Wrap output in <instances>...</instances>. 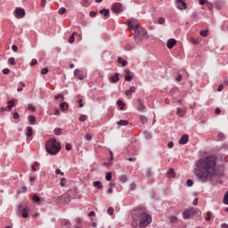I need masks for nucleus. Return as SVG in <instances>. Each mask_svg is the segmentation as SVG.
<instances>
[{
    "label": "nucleus",
    "mask_w": 228,
    "mask_h": 228,
    "mask_svg": "<svg viewBox=\"0 0 228 228\" xmlns=\"http://www.w3.org/2000/svg\"><path fill=\"white\" fill-rule=\"evenodd\" d=\"M216 172V156L208 155L197 160L194 175L201 183H208Z\"/></svg>",
    "instance_id": "1"
},
{
    "label": "nucleus",
    "mask_w": 228,
    "mask_h": 228,
    "mask_svg": "<svg viewBox=\"0 0 228 228\" xmlns=\"http://www.w3.org/2000/svg\"><path fill=\"white\" fill-rule=\"evenodd\" d=\"M139 218V227L145 228L152 224V216L147 213V208L143 207H136L134 212L132 214V218Z\"/></svg>",
    "instance_id": "2"
},
{
    "label": "nucleus",
    "mask_w": 228,
    "mask_h": 228,
    "mask_svg": "<svg viewBox=\"0 0 228 228\" xmlns=\"http://www.w3.org/2000/svg\"><path fill=\"white\" fill-rule=\"evenodd\" d=\"M45 150L48 154L54 156L61 151V144L56 139H50L45 142Z\"/></svg>",
    "instance_id": "3"
},
{
    "label": "nucleus",
    "mask_w": 228,
    "mask_h": 228,
    "mask_svg": "<svg viewBox=\"0 0 228 228\" xmlns=\"http://www.w3.org/2000/svg\"><path fill=\"white\" fill-rule=\"evenodd\" d=\"M132 29L134 31V40L136 44H140L143 38H145V36L147 35V30L145 28H142L140 26V23H135L133 25Z\"/></svg>",
    "instance_id": "4"
},
{
    "label": "nucleus",
    "mask_w": 228,
    "mask_h": 228,
    "mask_svg": "<svg viewBox=\"0 0 228 228\" xmlns=\"http://www.w3.org/2000/svg\"><path fill=\"white\" fill-rule=\"evenodd\" d=\"M196 214H197V210H195V208H186L183 212V219L188 220V219L191 218L192 216H194V215H196Z\"/></svg>",
    "instance_id": "5"
},
{
    "label": "nucleus",
    "mask_w": 228,
    "mask_h": 228,
    "mask_svg": "<svg viewBox=\"0 0 228 228\" xmlns=\"http://www.w3.org/2000/svg\"><path fill=\"white\" fill-rule=\"evenodd\" d=\"M16 19H24L26 17V11L21 7H17L14 11Z\"/></svg>",
    "instance_id": "6"
},
{
    "label": "nucleus",
    "mask_w": 228,
    "mask_h": 228,
    "mask_svg": "<svg viewBox=\"0 0 228 228\" xmlns=\"http://www.w3.org/2000/svg\"><path fill=\"white\" fill-rule=\"evenodd\" d=\"M112 11L114 13H122V12H124V7L122 6V4L115 3L112 4Z\"/></svg>",
    "instance_id": "7"
},
{
    "label": "nucleus",
    "mask_w": 228,
    "mask_h": 228,
    "mask_svg": "<svg viewBox=\"0 0 228 228\" xmlns=\"http://www.w3.org/2000/svg\"><path fill=\"white\" fill-rule=\"evenodd\" d=\"M175 6L178 10H186L188 5L183 0H175Z\"/></svg>",
    "instance_id": "8"
},
{
    "label": "nucleus",
    "mask_w": 228,
    "mask_h": 228,
    "mask_svg": "<svg viewBox=\"0 0 228 228\" xmlns=\"http://www.w3.org/2000/svg\"><path fill=\"white\" fill-rule=\"evenodd\" d=\"M19 210L20 211V215L22 218H28L29 216V214H28V208H23L22 206H19Z\"/></svg>",
    "instance_id": "9"
},
{
    "label": "nucleus",
    "mask_w": 228,
    "mask_h": 228,
    "mask_svg": "<svg viewBox=\"0 0 228 228\" xmlns=\"http://www.w3.org/2000/svg\"><path fill=\"white\" fill-rule=\"evenodd\" d=\"M74 76L75 77H77V79H79V81H83V79H85V77L83 76V74H81V70H79L78 69H76L74 70Z\"/></svg>",
    "instance_id": "10"
},
{
    "label": "nucleus",
    "mask_w": 228,
    "mask_h": 228,
    "mask_svg": "<svg viewBox=\"0 0 228 228\" xmlns=\"http://www.w3.org/2000/svg\"><path fill=\"white\" fill-rule=\"evenodd\" d=\"M125 81L131 82L133 81V76H131V70L128 69H125Z\"/></svg>",
    "instance_id": "11"
},
{
    "label": "nucleus",
    "mask_w": 228,
    "mask_h": 228,
    "mask_svg": "<svg viewBox=\"0 0 228 228\" xmlns=\"http://www.w3.org/2000/svg\"><path fill=\"white\" fill-rule=\"evenodd\" d=\"M190 140L188 134H183L180 140H179V143L180 145H186V143H188V141Z\"/></svg>",
    "instance_id": "12"
},
{
    "label": "nucleus",
    "mask_w": 228,
    "mask_h": 228,
    "mask_svg": "<svg viewBox=\"0 0 228 228\" xmlns=\"http://www.w3.org/2000/svg\"><path fill=\"white\" fill-rule=\"evenodd\" d=\"M110 81L111 83H118V81H120V74L119 73H115L114 76H111L110 77Z\"/></svg>",
    "instance_id": "13"
},
{
    "label": "nucleus",
    "mask_w": 228,
    "mask_h": 228,
    "mask_svg": "<svg viewBox=\"0 0 228 228\" xmlns=\"http://www.w3.org/2000/svg\"><path fill=\"white\" fill-rule=\"evenodd\" d=\"M136 92V86H130L129 90L125 91V95H126V97H129V95H133V94H134Z\"/></svg>",
    "instance_id": "14"
},
{
    "label": "nucleus",
    "mask_w": 228,
    "mask_h": 228,
    "mask_svg": "<svg viewBox=\"0 0 228 228\" xmlns=\"http://www.w3.org/2000/svg\"><path fill=\"white\" fill-rule=\"evenodd\" d=\"M175 44H177V41L174 38L167 40V49H173Z\"/></svg>",
    "instance_id": "15"
},
{
    "label": "nucleus",
    "mask_w": 228,
    "mask_h": 228,
    "mask_svg": "<svg viewBox=\"0 0 228 228\" xmlns=\"http://www.w3.org/2000/svg\"><path fill=\"white\" fill-rule=\"evenodd\" d=\"M137 102H138V106H137V110L138 111H143L145 110V104H143V102L142 101V99H137Z\"/></svg>",
    "instance_id": "16"
},
{
    "label": "nucleus",
    "mask_w": 228,
    "mask_h": 228,
    "mask_svg": "<svg viewBox=\"0 0 228 228\" xmlns=\"http://www.w3.org/2000/svg\"><path fill=\"white\" fill-rule=\"evenodd\" d=\"M60 109L61 110V111H67V110H69V103L65 102L60 103Z\"/></svg>",
    "instance_id": "17"
},
{
    "label": "nucleus",
    "mask_w": 228,
    "mask_h": 228,
    "mask_svg": "<svg viewBox=\"0 0 228 228\" xmlns=\"http://www.w3.org/2000/svg\"><path fill=\"white\" fill-rule=\"evenodd\" d=\"M93 186L97 188V190H102V183L101 181H95L93 183Z\"/></svg>",
    "instance_id": "18"
},
{
    "label": "nucleus",
    "mask_w": 228,
    "mask_h": 228,
    "mask_svg": "<svg viewBox=\"0 0 228 228\" xmlns=\"http://www.w3.org/2000/svg\"><path fill=\"white\" fill-rule=\"evenodd\" d=\"M167 177H175V171L174 170V168H169V170L167 172Z\"/></svg>",
    "instance_id": "19"
},
{
    "label": "nucleus",
    "mask_w": 228,
    "mask_h": 228,
    "mask_svg": "<svg viewBox=\"0 0 228 228\" xmlns=\"http://www.w3.org/2000/svg\"><path fill=\"white\" fill-rule=\"evenodd\" d=\"M143 136L145 140H152V134L149 131H144Z\"/></svg>",
    "instance_id": "20"
},
{
    "label": "nucleus",
    "mask_w": 228,
    "mask_h": 228,
    "mask_svg": "<svg viewBox=\"0 0 228 228\" xmlns=\"http://www.w3.org/2000/svg\"><path fill=\"white\" fill-rule=\"evenodd\" d=\"M118 63L122 65V67H126L127 66V61L122 60V57H118Z\"/></svg>",
    "instance_id": "21"
},
{
    "label": "nucleus",
    "mask_w": 228,
    "mask_h": 228,
    "mask_svg": "<svg viewBox=\"0 0 228 228\" xmlns=\"http://www.w3.org/2000/svg\"><path fill=\"white\" fill-rule=\"evenodd\" d=\"M26 136H28V138H30V136H33V127L27 126Z\"/></svg>",
    "instance_id": "22"
},
{
    "label": "nucleus",
    "mask_w": 228,
    "mask_h": 228,
    "mask_svg": "<svg viewBox=\"0 0 228 228\" xmlns=\"http://www.w3.org/2000/svg\"><path fill=\"white\" fill-rule=\"evenodd\" d=\"M100 13L102 15H104V17H110V9H102V10H100Z\"/></svg>",
    "instance_id": "23"
},
{
    "label": "nucleus",
    "mask_w": 228,
    "mask_h": 228,
    "mask_svg": "<svg viewBox=\"0 0 228 228\" xmlns=\"http://www.w3.org/2000/svg\"><path fill=\"white\" fill-rule=\"evenodd\" d=\"M28 122H29V124H30L31 126H35V122H36L37 118H35V116L29 115V116L28 117Z\"/></svg>",
    "instance_id": "24"
},
{
    "label": "nucleus",
    "mask_w": 228,
    "mask_h": 228,
    "mask_svg": "<svg viewBox=\"0 0 228 228\" xmlns=\"http://www.w3.org/2000/svg\"><path fill=\"white\" fill-rule=\"evenodd\" d=\"M40 169V163L35 162L34 165L32 166V172H37V170Z\"/></svg>",
    "instance_id": "25"
},
{
    "label": "nucleus",
    "mask_w": 228,
    "mask_h": 228,
    "mask_svg": "<svg viewBox=\"0 0 228 228\" xmlns=\"http://www.w3.org/2000/svg\"><path fill=\"white\" fill-rule=\"evenodd\" d=\"M7 108L8 110H12V108H15V102L13 100L7 102Z\"/></svg>",
    "instance_id": "26"
},
{
    "label": "nucleus",
    "mask_w": 228,
    "mask_h": 228,
    "mask_svg": "<svg viewBox=\"0 0 228 228\" xmlns=\"http://www.w3.org/2000/svg\"><path fill=\"white\" fill-rule=\"evenodd\" d=\"M117 104L118 106H119L120 110H124L126 108V103H124V102H122L121 100H118Z\"/></svg>",
    "instance_id": "27"
},
{
    "label": "nucleus",
    "mask_w": 228,
    "mask_h": 228,
    "mask_svg": "<svg viewBox=\"0 0 228 228\" xmlns=\"http://www.w3.org/2000/svg\"><path fill=\"white\" fill-rule=\"evenodd\" d=\"M119 182L120 183H127V175H121L120 176H119Z\"/></svg>",
    "instance_id": "28"
},
{
    "label": "nucleus",
    "mask_w": 228,
    "mask_h": 228,
    "mask_svg": "<svg viewBox=\"0 0 228 228\" xmlns=\"http://www.w3.org/2000/svg\"><path fill=\"white\" fill-rule=\"evenodd\" d=\"M176 115H178V117H184V110L178 107L176 109Z\"/></svg>",
    "instance_id": "29"
},
{
    "label": "nucleus",
    "mask_w": 228,
    "mask_h": 228,
    "mask_svg": "<svg viewBox=\"0 0 228 228\" xmlns=\"http://www.w3.org/2000/svg\"><path fill=\"white\" fill-rule=\"evenodd\" d=\"M128 124H129V121H127V120L118 121V126H127Z\"/></svg>",
    "instance_id": "30"
},
{
    "label": "nucleus",
    "mask_w": 228,
    "mask_h": 228,
    "mask_svg": "<svg viewBox=\"0 0 228 228\" xmlns=\"http://www.w3.org/2000/svg\"><path fill=\"white\" fill-rule=\"evenodd\" d=\"M53 133H54V134H56V136H60V134H61V128L56 127V128L53 130Z\"/></svg>",
    "instance_id": "31"
},
{
    "label": "nucleus",
    "mask_w": 228,
    "mask_h": 228,
    "mask_svg": "<svg viewBox=\"0 0 228 228\" xmlns=\"http://www.w3.org/2000/svg\"><path fill=\"white\" fill-rule=\"evenodd\" d=\"M140 120L142 124H147L148 121L147 117H145L144 115L140 116Z\"/></svg>",
    "instance_id": "32"
},
{
    "label": "nucleus",
    "mask_w": 228,
    "mask_h": 228,
    "mask_svg": "<svg viewBox=\"0 0 228 228\" xmlns=\"http://www.w3.org/2000/svg\"><path fill=\"white\" fill-rule=\"evenodd\" d=\"M66 12H67V9H65V7H61L58 11L59 15H63Z\"/></svg>",
    "instance_id": "33"
},
{
    "label": "nucleus",
    "mask_w": 228,
    "mask_h": 228,
    "mask_svg": "<svg viewBox=\"0 0 228 228\" xmlns=\"http://www.w3.org/2000/svg\"><path fill=\"white\" fill-rule=\"evenodd\" d=\"M153 174H152V169H151V167H149L147 170H146V176L147 177H152Z\"/></svg>",
    "instance_id": "34"
},
{
    "label": "nucleus",
    "mask_w": 228,
    "mask_h": 228,
    "mask_svg": "<svg viewBox=\"0 0 228 228\" xmlns=\"http://www.w3.org/2000/svg\"><path fill=\"white\" fill-rule=\"evenodd\" d=\"M74 35H76V33H73L69 37V44H74V41L76 40V38L74 37Z\"/></svg>",
    "instance_id": "35"
},
{
    "label": "nucleus",
    "mask_w": 228,
    "mask_h": 228,
    "mask_svg": "<svg viewBox=\"0 0 228 228\" xmlns=\"http://www.w3.org/2000/svg\"><path fill=\"white\" fill-rule=\"evenodd\" d=\"M224 204L228 206V191L225 192L224 197Z\"/></svg>",
    "instance_id": "36"
},
{
    "label": "nucleus",
    "mask_w": 228,
    "mask_h": 228,
    "mask_svg": "<svg viewBox=\"0 0 228 228\" xmlns=\"http://www.w3.org/2000/svg\"><path fill=\"white\" fill-rule=\"evenodd\" d=\"M32 200L34 202H40V197H38V195H37V194H34L32 197Z\"/></svg>",
    "instance_id": "37"
},
{
    "label": "nucleus",
    "mask_w": 228,
    "mask_h": 228,
    "mask_svg": "<svg viewBox=\"0 0 228 228\" xmlns=\"http://www.w3.org/2000/svg\"><path fill=\"white\" fill-rule=\"evenodd\" d=\"M54 99H55L56 101H58V99H61V101H64L65 96H63V94H57V95L54 96Z\"/></svg>",
    "instance_id": "38"
},
{
    "label": "nucleus",
    "mask_w": 228,
    "mask_h": 228,
    "mask_svg": "<svg viewBox=\"0 0 228 228\" xmlns=\"http://www.w3.org/2000/svg\"><path fill=\"white\" fill-rule=\"evenodd\" d=\"M8 64L9 65H15V58L11 57L8 59Z\"/></svg>",
    "instance_id": "39"
},
{
    "label": "nucleus",
    "mask_w": 228,
    "mask_h": 228,
    "mask_svg": "<svg viewBox=\"0 0 228 228\" xmlns=\"http://www.w3.org/2000/svg\"><path fill=\"white\" fill-rule=\"evenodd\" d=\"M65 184H67V179L65 177H62L61 179V183H60V186H65Z\"/></svg>",
    "instance_id": "40"
},
{
    "label": "nucleus",
    "mask_w": 228,
    "mask_h": 228,
    "mask_svg": "<svg viewBox=\"0 0 228 228\" xmlns=\"http://www.w3.org/2000/svg\"><path fill=\"white\" fill-rule=\"evenodd\" d=\"M206 222H209L211 220V211L207 212V216L205 218Z\"/></svg>",
    "instance_id": "41"
},
{
    "label": "nucleus",
    "mask_w": 228,
    "mask_h": 228,
    "mask_svg": "<svg viewBox=\"0 0 228 228\" xmlns=\"http://www.w3.org/2000/svg\"><path fill=\"white\" fill-rule=\"evenodd\" d=\"M111 177H112L111 172L107 173L105 175L106 181H111Z\"/></svg>",
    "instance_id": "42"
},
{
    "label": "nucleus",
    "mask_w": 228,
    "mask_h": 228,
    "mask_svg": "<svg viewBox=\"0 0 228 228\" xmlns=\"http://www.w3.org/2000/svg\"><path fill=\"white\" fill-rule=\"evenodd\" d=\"M217 138H219V140H225V134L224 133H219L217 135Z\"/></svg>",
    "instance_id": "43"
},
{
    "label": "nucleus",
    "mask_w": 228,
    "mask_h": 228,
    "mask_svg": "<svg viewBox=\"0 0 228 228\" xmlns=\"http://www.w3.org/2000/svg\"><path fill=\"white\" fill-rule=\"evenodd\" d=\"M55 174L57 175H65V173H63L60 168L55 169Z\"/></svg>",
    "instance_id": "44"
},
{
    "label": "nucleus",
    "mask_w": 228,
    "mask_h": 228,
    "mask_svg": "<svg viewBox=\"0 0 228 228\" xmlns=\"http://www.w3.org/2000/svg\"><path fill=\"white\" fill-rule=\"evenodd\" d=\"M165 22H166L165 18L160 17V18L158 19V24L161 25V24H165Z\"/></svg>",
    "instance_id": "45"
},
{
    "label": "nucleus",
    "mask_w": 228,
    "mask_h": 228,
    "mask_svg": "<svg viewBox=\"0 0 228 228\" xmlns=\"http://www.w3.org/2000/svg\"><path fill=\"white\" fill-rule=\"evenodd\" d=\"M83 6H90V0H82Z\"/></svg>",
    "instance_id": "46"
},
{
    "label": "nucleus",
    "mask_w": 228,
    "mask_h": 228,
    "mask_svg": "<svg viewBox=\"0 0 228 228\" xmlns=\"http://www.w3.org/2000/svg\"><path fill=\"white\" fill-rule=\"evenodd\" d=\"M48 72H49V69H47V68H44L41 69V74L43 76H45V74H47Z\"/></svg>",
    "instance_id": "47"
},
{
    "label": "nucleus",
    "mask_w": 228,
    "mask_h": 228,
    "mask_svg": "<svg viewBox=\"0 0 228 228\" xmlns=\"http://www.w3.org/2000/svg\"><path fill=\"white\" fill-rule=\"evenodd\" d=\"M88 118L86 117V115H81L79 117V120L80 122H86V120Z\"/></svg>",
    "instance_id": "48"
},
{
    "label": "nucleus",
    "mask_w": 228,
    "mask_h": 228,
    "mask_svg": "<svg viewBox=\"0 0 228 228\" xmlns=\"http://www.w3.org/2000/svg\"><path fill=\"white\" fill-rule=\"evenodd\" d=\"M130 190H131V191H134V190H136V183H132L130 184Z\"/></svg>",
    "instance_id": "49"
},
{
    "label": "nucleus",
    "mask_w": 228,
    "mask_h": 228,
    "mask_svg": "<svg viewBox=\"0 0 228 228\" xmlns=\"http://www.w3.org/2000/svg\"><path fill=\"white\" fill-rule=\"evenodd\" d=\"M109 152H110V161H113V159H115L114 155H113V151H111V149H109Z\"/></svg>",
    "instance_id": "50"
},
{
    "label": "nucleus",
    "mask_w": 228,
    "mask_h": 228,
    "mask_svg": "<svg viewBox=\"0 0 228 228\" xmlns=\"http://www.w3.org/2000/svg\"><path fill=\"white\" fill-rule=\"evenodd\" d=\"M187 186L191 187L193 186V180L188 179L186 182Z\"/></svg>",
    "instance_id": "51"
},
{
    "label": "nucleus",
    "mask_w": 228,
    "mask_h": 228,
    "mask_svg": "<svg viewBox=\"0 0 228 228\" xmlns=\"http://www.w3.org/2000/svg\"><path fill=\"white\" fill-rule=\"evenodd\" d=\"M84 138L86 142H90L92 140V135H90V134H86Z\"/></svg>",
    "instance_id": "52"
},
{
    "label": "nucleus",
    "mask_w": 228,
    "mask_h": 228,
    "mask_svg": "<svg viewBox=\"0 0 228 228\" xmlns=\"http://www.w3.org/2000/svg\"><path fill=\"white\" fill-rule=\"evenodd\" d=\"M37 63H38V61H37V59H33L30 61L29 65H30V67H34V65H37Z\"/></svg>",
    "instance_id": "53"
},
{
    "label": "nucleus",
    "mask_w": 228,
    "mask_h": 228,
    "mask_svg": "<svg viewBox=\"0 0 228 228\" xmlns=\"http://www.w3.org/2000/svg\"><path fill=\"white\" fill-rule=\"evenodd\" d=\"M125 51H131L133 49V46L131 45H126L124 46Z\"/></svg>",
    "instance_id": "54"
},
{
    "label": "nucleus",
    "mask_w": 228,
    "mask_h": 228,
    "mask_svg": "<svg viewBox=\"0 0 228 228\" xmlns=\"http://www.w3.org/2000/svg\"><path fill=\"white\" fill-rule=\"evenodd\" d=\"M65 149H66V151H72V144H70V143H66Z\"/></svg>",
    "instance_id": "55"
},
{
    "label": "nucleus",
    "mask_w": 228,
    "mask_h": 228,
    "mask_svg": "<svg viewBox=\"0 0 228 228\" xmlns=\"http://www.w3.org/2000/svg\"><path fill=\"white\" fill-rule=\"evenodd\" d=\"M63 224H64V225H65L66 227L70 228V221H69V220H64V221H63Z\"/></svg>",
    "instance_id": "56"
},
{
    "label": "nucleus",
    "mask_w": 228,
    "mask_h": 228,
    "mask_svg": "<svg viewBox=\"0 0 228 228\" xmlns=\"http://www.w3.org/2000/svg\"><path fill=\"white\" fill-rule=\"evenodd\" d=\"M200 35L201 37H208V30H201L200 33Z\"/></svg>",
    "instance_id": "57"
},
{
    "label": "nucleus",
    "mask_w": 228,
    "mask_h": 228,
    "mask_svg": "<svg viewBox=\"0 0 228 228\" xmlns=\"http://www.w3.org/2000/svg\"><path fill=\"white\" fill-rule=\"evenodd\" d=\"M107 213H108V215H113V213H114V209H113V208H108V210H107Z\"/></svg>",
    "instance_id": "58"
},
{
    "label": "nucleus",
    "mask_w": 228,
    "mask_h": 228,
    "mask_svg": "<svg viewBox=\"0 0 228 228\" xmlns=\"http://www.w3.org/2000/svg\"><path fill=\"white\" fill-rule=\"evenodd\" d=\"M28 110H30V111H36L37 108H35L34 105L28 104Z\"/></svg>",
    "instance_id": "59"
},
{
    "label": "nucleus",
    "mask_w": 228,
    "mask_h": 228,
    "mask_svg": "<svg viewBox=\"0 0 228 228\" xmlns=\"http://www.w3.org/2000/svg\"><path fill=\"white\" fill-rule=\"evenodd\" d=\"M3 74H5V75L10 74V69H8V68L4 69H3Z\"/></svg>",
    "instance_id": "60"
},
{
    "label": "nucleus",
    "mask_w": 228,
    "mask_h": 228,
    "mask_svg": "<svg viewBox=\"0 0 228 228\" xmlns=\"http://www.w3.org/2000/svg\"><path fill=\"white\" fill-rule=\"evenodd\" d=\"M12 50L14 53H17V51H19V47H17V45H12Z\"/></svg>",
    "instance_id": "61"
},
{
    "label": "nucleus",
    "mask_w": 228,
    "mask_h": 228,
    "mask_svg": "<svg viewBox=\"0 0 228 228\" xmlns=\"http://www.w3.org/2000/svg\"><path fill=\"white\" fill-rule=\"evenodd\" d=\"M19 117H20L19 112H14V114H13V118H14L15 120H17V119H19Z\"/></svg>",
    "instance_id": "62"
},
{
    "label": "nucleus",
    "mask_w": 228,
    "mask_h": 228,
    "mask_svg": "<svg viewBox=\"0 0 228 228\" xmlns=\"http://www.w3.org/2000/svg\"><path fill=\"white\" fill-rule=\"evenodd\" d=\"M207 6L209 10H213V4L211 3L208 2Z\"/></svg>",
    "instance_id": "63"
},
{
    "label": "nucleus",
    "mask_w": 228,
    "mask_h": 228,
    "mask_svg": "<svg viewBox=\"0 0 228 228\" xmlns=\"http://www.w3.org/2000/svg\"><path fill=\"white\" fill-rule=\"evenodd\" d=\"M221 228H228V224L224 223L221 224Z\"/></svg>",
    "instance_id": "64"
}]
</instances>
